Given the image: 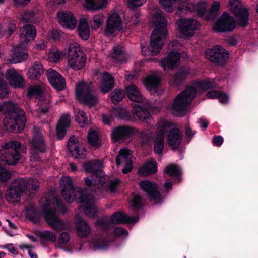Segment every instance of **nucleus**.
I'll use <instances>...</instances> for the list:
<instances>
[{
    "instance_id": "f257e3e1",
    "label": "nucleus",
    "mask_w": 258,
    "mask_h": 258,
    "mask_svg": "<svg viewBox=\"0 0 258 258\" xmlns=\"http://www.w3.org/2000/svg\"><path fill=\"white\" fill-rule=\"evenodd\" d=\"M60 187L61 195L66 202L72 203L76 198L78 199V202L82 204L80 207L87 216L92 218L96 217L97 209L92 195H87L86 192L79 188H75L71 178L68 176L61 178Z\"/></svg>"
},
{
    "instance_id": "f03ea898",
    "label": "nucleus",
    "mask_w": 258,
    "mask_h": 258,
    "mask_svg": "<svg viewBox=\"0 0 258 258\" xmlns=\"http://www.w3.org/2000/svg\"><path fill=\"white\" fill-rule=\"evenodd\" d=\"M153 24L155 28L151 37L150 48L141 46L142 53L145 56H155L159 53L167 35V20L161 13L157 12L154 14Z\"/></svg>"
},
{
    "instance_id": "7ed1b4c3",
    "label": "nucleus",
    "mask_w": 258,
    "mask_h": 258,
    "mask_svg": "<svg viewBox=\"0 0 258 258\" xmlns=\"http://www.w3.org/2000/svg\"><path fill=\"white\" fill-rule=\"evenodd\" d=\"M3 111L6 113L3 124L8 131L19 133L24 128L26 118L24 111L17 104L4 102L0 104V112Z\"/></svg>"
},
{
    "instance_id": "20e7f679",
    "label": "nucleus",
    "mask_w": 258,
    "mask_h": 258,
    "mask_svg": "<svg viewBox=\"0 0 258 258\" xmlns=\"http://www.w3.org/2000/svg\"><path fill=\"white\" fill-rule=\"evenodd\" d=\"M41 206L44 210V218L47 224L56 231H62L65 228V223L52 211H60L63 212L66 210L62 202L56 197L52 199L44 197L41 199Z\"/></svg>"
},
{
    "instance_id": "39448f33",
    "label": "nucleus",
    "mask_w": 258,
    "mask_h": 258,
    "mask_svg": "<svg viewBox=\"0 0 258 258\" xmlns=\"http://www.w3.org/2000/svg\"><path fill=\"white\" fill-rule=\"evenodd\" d=\"M84 168L88 172H93V177L94 175L98 177V183H100V194L105 191H114L117 187L119 180L115 179L106 181V177L104 176L102 170V162L94 160L86 163L84 165Z\"/></svg>"
},
{
    "instance_id": "423d86ee",
    "label": "nucleus",
    "mask_w": 258,
    "mask_h": 258,
    "mask_svg": "<svg viewBox=\"0 0 258 258\" xmlns=\"http://www.w3.org/2000/svg\"><path fill=\"white\" fill-rule=\"evenodd\" d=\"M196 94V90L194 87H187L175 98L171 108V113L176 116L185 115L187 113L188 107Z\"/></svg>"
},
{
    "instance_id": "0eeeda50",
    "label": "nucleus",
    "mask_w": 258,
    "mask_h": 258,
    "mask_svg": "<svg viewBox=\"0 0 258 258\" xmlns=\"http://www.w3.org/2000/svg\"><path fill=\"white\" fill-rule=\"evenodd\" d=\"M33 137L30 141L31 145L30 153L31 161H38L40 160L39 153L46 152L47 146L40 129L34 126L32 130Z\"/></svg>"
},
{
    "instance_id": "6e6552de",
    "label": "nucleus",
    "mask_w": 258,
    "mask_h": 258,
    "mask_svg": "<svg viewBox=\"0 0 258 258\" xmlns=\"http://www.w3.org/2000/svg\"><path fill=\"white\" fill-rule=\"evenodd\" d=\"M21 144L17 141H10L2 145L3 149L1 150L0 160L5 164L14 165L17 164L21 157L18 150Z\"/></svg>"
},
{
    "instance_id": "1a4fd4ad",
    "label": "nucleus",
    "mask_w": 258,
    "mask_h": 258,
    "mask_svg": "<svg viewBox=\"0 0 258 258\" xmlns=\"http://www.w3.org/2000/svg\"><path fill=\"white\" fill-rule=\"evenodd\" d=\"M86 57L76 42L69 43L68 49V64L74 70L82 69L85 64Z\"/></svg>"
},
{
    "instance_id": "9d476101",
    "label": "nucleus",
    "mask_w": 258,
    "mask_h": 258,
    "mask_svg": "<svg viewBox=\"0 0 258 258\" xmlns=\"http://www.w3.org/2000/svg\"><path fill=\"white\" fill-rule=\"evenodd\" d=\"M76 95L83 104L92 106L97 102V96L92 91L91 84L81 82L76 85Z\"/></svg>"
},
{
    "instance_id": "9b49d317",
    "label": "nucleus",
    "mask_w": 258,
    "mask_h": 258,
    "mask_svg": "<svg viewBox=\"0 0 258 258\" xmlns=\"http://www.w3.org/2000/svg\"><path fill=\"white\" fill-rule=\"evenodd\" d=\"M10 185L17 191H20L22 195L26 194L31 196L35 194V191L39 188V183L35 179L17 178Z\"/></svg>"
},
{
    "instance_id": "f8f14e48",
    "label": "nucleus",
    "mask_w": 258,
    "mask_h": 258,
    "mask_svg": "<svg viewBox=\"0 0 258 258\" xmlns=\"http://www.w3.org/2000/svg\"><path fill=\"white\" fill-rule=\"evenodd\" d=\"M28 95L31 96H35L39 98L38 102L39 109L37 111L39 112L40 115L44 114L48 111L50 107V96L43 94L41 87L38 86L31 87L28 90Z\"/></svg>"
},
{
    "instance_id": "ddd939ff",
    "label": "nucleus",
    "mask_w": 258,
    "mask_h": 258,
    "mask_svg": "<svg viewBox=\"0 0 258 258\" xmlns=\"http://www.w3.org/2000/svg\"><path fill=\"white\" fill-rule=\"evenodd\" d=\"M206 8V3L200 2L197 4H194L189 1H181L179 3L176 14L180 16L196 12L199 16L204 14Z\"/></svg>"
},
{
    "instance_id": "4468645a",
    "label": "nucleus",
    "mask_w": 258,
    "mask_h": 258,
    "mask_svg": "<svg viewBox=\"0 0 258 258\" xmlns=\"http://www.w3.org/2000/svg\"><path fill=\"white\" fill-rule=\"evenodd\" d=\"M228 7L236 17L238 24L244 26L248 23L249 13L243 8L239 0H229Z\"/></svg>"
},
{
    "instance_id": "2eb2a0df",
    "label": "nucleus",
    "mask_w": 258,
    "mask_h": 258,
    "mask_svg": "<svg viewBox=\"0 0 258 258\" xmlns=\"http://www.w3.org/2000/svg\"><path fill=\"white\" fill-rule=\"evenodd\" d=\"M157 136L154 141V151L155 153L161 154L164 146L165 134L170 126L167 121L161 120L158 123Z\"/></svg>"
},
{
    "instance_id": "dca6fc26",
    "label": "nucleus",
    "mask_w": 258,
    "mask_h": 258,
    "mask_svg": "<svg viewBox=\"0 0 258 258\" xmlns=\"http://www.w3.org/2000/svg\"><path fill=\"white\" fill-rule=\"evenodd\" d=\"M206 57L217 64H224L228 59L227 51L219 45L205 51Z\"/></svg>"
},
{
    "instance_id": "f3484780",
    "label": "nucleus",
    "mask_w": 258,
    "mask_h": 258,
    "mask_svg": "<svg viewBox=\"0 0 258 258\" xmlns=\"http://www.w3.org/2000/svg\"><path fill=\"white\" fill-rule=\"evenodd\" d=\"M235 25L233 18L228 13L224 12L216 22L213 29L217 32H231Z\"/></svg>"
},
{
    "instance_id": "a211bd4d",
    "label": "nucleus",
    "mask_w": 258,
    "mask_h": 258,
    "mask_svg": "<svg viewBox=\"0 0 258 258\" xmlns=\"http://www.w3.org/2000/svg\"><path fill=\"white\" fill-rule=\"evenodd\" d=\"M176 24L181 33L185 37H191L194 31L200 27V23L193 18L179 19Z\"/></svg>"
},
{
    "instance_id": "6ab92c4d",
    "label": "nucleus",
    "mask_w": 258,
    "mask_h": 258,
    "mask_svg": "<svg viewBox=\"0 0 258 258\" xmlns=\"http://www.w3.org/2000/svg\"><path fill=\"white\" fill-rule=\"evenodd\" d=\"M139 185L141 189L147 193L150 201H153L155 203L159 202L161 195L155 183L148 180H143L140 182Z\"/></svg>"
},
{
    "instance_id": "aec40b11",
    "label": "nucleus",
    "mask_w": 258,
    "mask_h": 258,
    "mask_svg": "<svg viewBox=\"0 0 258 258\" xmlns=\"http://www.w3.org/2000/svg\"><path fill=\"white\" fill-rule=\"evenodd\" d=\"M167 133V141L169 145L173 150L177 149L182 141V132L177 127H171L168 129Z\"/></svg>"
},
{
    "instance_id": "412c9836",
    "label": "nucleus",
    "mask_w": 258,
    "mask_h": 258,
    "mask_svg": "<svg viewBox=\"0 0 258 258\" xmlns=\"http://www.w3.org/2000/svg\"><path fill=\"white\" fill-rule=\"evenodd\" d=\"M47 76L51 85L57 90L64 89L66 86L64 78L57 71L49 68L47 70Z\"/></svg>"
},
{
    "instance_id": "4be33fe9",
    "label": "nucleus",
    "mask_w": 258,
    "mask_h": 258,
    "mask_svg": "<svg viewBox=\"0 0 258 258\" xmlns=\"http://www.w3.org/2000/svg\"><path fill=\"white\" fill-rule=\"evenodd\" d=\"M78 139L75 136H71L68 140V148L72 156L77 159H84L86 157V150L80 148Z\"/></svg>"
},
{
    "instance_id": "5701e85b",
    "label": "nucleus",
    "mask_w": 258,
    "mask_h": 258,
    "mask_svg": "<svg viewBox=\"0 0 258 258\" xmlns=\"http://www.w3.org/2000/svg\"><path fill=\"white\" fill-rule=\"evenodd\" d=\"M122 21L118 14L113 13L108 18L106 22L105 33L111 35L122 28Z\"/></svg>"
},
{
    "instance_id": "b1692460",
    "label": "nucleus",
    "mask_w": 258,
    "mask_h": 258,
    "mask_svg": "<svg viewBox=\"0 0 258 258\" xmlns=\"http://www.w3.org/2000/svg\"><path fill=\"white\" fill-rule=\"evenodd\" d=\"M6 78L11 86L14 88H23L24 86V78L14 69H10L7 71Z\"/></svg>"
},
{
    "instance_id": "393cba45",
    "label": "nucleus",
    "mask_w": 258,
    "mask_h": 258,
    "mask_svg": "<svg viewBox=\"0 0 258 258\" xmlns=\"http://www.w3.org/2000/svg\"><path fill=\"white\" fill-rule=\"evenodd\" d=\"M134 134L132 127L128 126H119L114 128L111 133V139L113 142L124 140Z\"/></svg>"
},
{
    "instance_id": "a878e982",
    "label": "nucleus",
    "mask_w": 258,
    "mask_h": 258,
    "mask_svg": "<svg viewBox=\"0 0 258 258\" xmlns=\"http://www.w3.org/2000/svg\"><path fill=\"white\" fill-rule=\"evenodd\" d=\"M180 60V54L177 52L172 51L165 58L161 60L160 63L164 70L166 69H172L179 64Z\"/></svg>"
},
{
    "instance_id": "bb28decb",
    "label": "nucleus",
    "mask_w": 258,
    "mask_h": 258,
    "mask_svg": "<svg viewBox=\"0 0 258 258\" xmlns=\"http://www.w3.org/2000/svg\"><path fill=\"white\" fill-rule=\"evenodd\" d=\"M57 17L59 22L63 27L71 29L75 28L77 20L71 12L68 11L58 12Z\"/></svg>"
},
{
    "instance_id": "cd10ccee",
    "label": "nucleus",
    "mask_w": 258,
    "mask_h": 258,
    "mask_svg": "<svg viewBox=\"0 0 258 258\" xmlns=\"http://www.w3.org/2000/svg\"><path fill=\"white\" fill-rule=\"evenodd\" d=\"M36 35L35 27L32 25H25L23 26L20 31V37L21 42L27 43L28 42L34 39Z\"/></svg>"
},
{
    "instance_id": "c85d7f7f",
    "label": "nucleus",
    "mask_w": 258,
    "mask_h": 258,
    "mask_svg": "<svg viewBox=\"0 0 258 258\" xmlns=\"http://www.w3.org/2000/svg\"><path fill=\"white\" fill-rule=\"evenodd\" d=\"M132 113L135 117L147 125L153 124V119L149 113L140 106H135L132 109Z\"/></svg>"
},
{
    "instance_id": "c756f323",
    "label": "nucleus",
    "mask_w": 258,
    "mask_h": 258,
    "mask_svg": "<svg viewBox=\"0 0 258 258\" xmlns=\"http://www.w3.org/2000/svg\"><path fill=\"white\" fill-rule=\"evenodd\" d=\"M70 118L68 114H64L61 116L56 126V135L59 139H62L66 134V130L70 126Z\"/></svg>"
},
{
    "instance_id": "7c9ffc66",
    "label": "nucleus",
    "mask_w": 258,
    "mask_h": 258,
    "mask_svg": "<svg viewBox=\"0 0 258 258\" xmlns=\"http://www.w3.org/2000/svg\"><path fill=\"white\" fill-rule=\"evenodd\" d=\"M138 220V217H128L125 213L121 212L114 213L111 217V221L113 224L136 223Z\"/></svg>"
},
{
    "instance_id": "2f4dec72",
    "label": "nucleus",
    "mask_w": 258,
    "mask_h": 258,
    "mask_svg": "<svg viewBox=\"0 0 258 258\" xmlns=\"http://www.w3.org/2000/svg\"><path fill=\"white\" fill-rule=\"evenodd\" d=\"M76 227L77 234L80 237H86L90 233L91 229L89 224L79 216L76 218Z\"/></svg>"
},
{
    "instance_id": "473e14b6",
    "label": "nucleus",
    "mask_w": 258,
    "mask_h": 258,
    "mask_svg": "<svg viewBox=\"0 0 258 258\" xmlns=\"http://www.w3.org/2000/svg\"><path fill=\"white\" fill-rule=\"evenodd\" d=\"M109 56L115 63H122L126 61L127 57L123 47L120 45L114 46Z\"/></svg>"
},
{
    "instance_id": "72a5a7b5",
    "label": "nucleus",
    "mask_w": 258,
    "mask_h": 258,
    "mask_svg": "<svg viewBox=\"0 0 258 258\" xmlns=\"http://www.w3.org/2000/svg\"><path fill=\"white\" fill-rule=\"evenodd\" d=\"M114 80L111 75L105 72L102 75V80L100 85V89L102 92L106 93L114 87Z\"/></svg>"
},
{
    "instance_id": "f704fd0d",
    "label": "nucleus",
    "mask_w": 258,
    "mask_h": 258,
    "mask_svg": "<svg viewBox=\"0 0 258 258\" xmlns=\"http://www.w3.org/2000/svg\"><path fill=\"white\" fill-rule=\"evenodd\" d=\"M126 91L128 98L134 102H142L143 101V97L135 85L131 84L126 87Z\"/></svg>"
},
{
    "instance_id": "c9c22d12",
    "label": "nucleus",
    "mask_w": 258,
    "mask_h": 258,
    "mask_svg": "<svg viewBox=\"0 0 258 258\" xmlns=\"http://www.w3.org/2000/svg\"><path fill=\"white\" fill-rule=\"evenodd\" d=\"M44 73V69L40 62L33 63L27 72L28 77L32 80H38Z\"/></svg>"
},
{
    "instance_id": "e433bc0d",
    "label": "nucleus",
    "mask_w": 258,
    "mask_h": 258,
    "mask_svg": "<svg viewBox=\"0 0 258 258\" xmlns=\"http://www.w3.org/2000/svg\"><path fill=\"white\" fill-rule=\"evenodd\" d=\"M107 0H86L85 7L89 11H98L104 8Z\"/></svg>"
},
{
    "instance_id": "4c0bfd02",
    "label": "nucleus",
    "mask_w": 258,
    "mask_h": 258,
    "mask_svg": "<svg viewBox=\"0 0 258 258\" xmlns=\"http://www.w3.org/2000/svg\"><path fill=\"white\" fill-rule=\"evenodd\" d=\"M5 196L8 202L15 204L20 202L22 195L20 193V191H17V190L10 185L6 190Z\"/></svg>"
},
{
    "instance_id": "58836bf2",
    "label": "nucleus",
    "mask_w": 258,
    "mask_h": 258,
    "mask_svg": "<svg viewBox=\"0 0 258 258\" xmlns=\"http://www.w3.org/2000/svg\"><path fill=\"white\" fill-rule=\"evenodd\" d=\"M84 170L86 172L91 174V179L86 177L84 179L86 185L90 187L92 190H94L97 195H99L100 194V183H99L98 182V177H97L96 175L92 176L93 172H88L85 169Z\"/></svg>"
},
{
    "instance_id": "ea45409f",
    "label": "nucleus",
    "mask_w": 258,
    "mask_h": 258,
    "mask_svg": "<svg viewBox=\"0 0 258 258\" xmlns=\"http://www.w3.org/2000/svg\"><path fill=\"white\" fill-rule=\"evenodd\" d=\"M79 36L84 40H88L90 36V28L86 18H81L78 27Z\"/></svg>"
},
{
    "instance_id": "a19ab883",
    "label": "nucleus",
    "mask_w": 258,
    "mask_h": 258,
    "mask_svg": "<svg viewBox=\"0 0 258 258\" xmlns=\"http://www.w3.org/2000/svg\"><path fill=\"white\" fill-rule=\"evenodd\" d=\"M157 171V165L154 160H151L146 163L139 171L140 174L144 176H148L155 173Z\"/></svg>"
},
{
    "instance_id": "79ce46f5",
    "label": "nucleus",
    "mask_w": 258,
    "mask_h": 258,
    "mask_svg": "<svg viewBox=\"0 0 258 258\" xmlns=\"http://www.w3.org/2000/svg\"><path fill=\"white\" fill-rule=\"evenodd\" d=\"M132 153L126 148H122L120 150L119 154L116 159L117 165L127 163L132 161Z\"/></svg>"
},
{
    "instance_id": "37998d69",
    "label": "nucleus",
    "mask_w": 258,
    "mask_h": 258,
    "mask_svg": "<svg viewBox=\"0 0 258 258\" xmlns=\"http://www.w3.org/2000/svg\"><path fill=\"white\" fill-rule=\"evenodd\" d=\"M28 58V54L26 52L20 50L18 48L14 49L13 54L9 61L12 63H17L22 62Z\"/></svg>"
},
{
    "instance_id": "c03bdc74",
    "label": "nucleus",
    "mask_w": 258,
    "mask_h": 258,
    "mask_svg": "<svg viewBox=\"0 0 258 258\" xmlns=\"http://www.w3.org/2000/svg\"><path fill=\"white\" fill-rule=\"evenodd\" d=\"M160 79L156 75H152L148 76L144 80V84L147 89L149 90L156 89L159 85Z\"/></svg>"
},
{
    "instance_id": "a18cd8bd",
    "label": "nucleus",
    "mask_w": 258,
    "mask_h": 258,
    "mask_svg": "<svg viewBox=\"0 0 258 258\" xmlns=\"http://www.w3.org/2000/svg\"><path fill=\"white\" fill-rule=\"evenodd\" d=\"M87 140L90 145L95 148L100 146V141L97 132L93 129L89 131L87 135Z\"/></svg>"
},
{
    "instance_id": "49530a36",
    "label": "nucleus",
    "mask_w": 258,
    "mask_h": 258,
    "mask_svg": "<svg viewBox=\"0 0 258 258\" xmlns=\"http://www.w3.org/2000/svg\"><path fill=\"white\" fill-rule=\"evenodd\" d=\"M75 113V120L78 122L80 126L83 127L85 125L88 124V120L86 113L78 108L74 109Z\"/></svg>"
},
{
    "instance_id": "de8ad7c7",
    "label": "nucleus",
    "mask_w": 258,
    "mask_h": 258,
    "mask_svg": "<svg viewBox=\"0 0 258 258\" xmlns=\"http://www.w3.org/2000/svg\"><path fill=\"white\" fill-rule=\"evenodd\" d=\"M164 173L171 177L177 178L181 175V171L176 164H170L166 167Z\"/></svg>"
},
{
    "instance_id": "09e8293b",
    "label": "nucleus",
    "mask_w": 258,
    "mask_h": 258,
    "mask_svg": "<svg viewBox=\"0 0 258 258\" xmlns=\"http://www.w3.org/2000/svg\"><path fill=\"white\" fill-rule=\"evenodd\" d=\"M124 96V94L123 90L116 88L111 93L110 97L112 103L117 104L122 100Z\"/></svg>"
},
{
    "instance_id": "8fccbe9b",
    "label": "nucleus",
    "mask_w": 258,
    "mask_h": 258,
    "mask_svg": "<svg viewBox=\"0 0 258 258\" xmlns=\"http://www.w3.org/2000/svg\"><path fill=\"white\" fill-rule=\"evenodd\" d=\"M104 21V16L101 13L96 14L93 16L92 21L90 22L92 29L97 30Z\"/></svg>"
},
{
    "instance_id": "3c124183",
    "label": "nucleus",
    "mask_w": 258,
    "mask_h": 258,
    "mask_svg": "<svg viewBox=\"0 0 258 258\" xmlns=\"http://www.w3.org/2000/svg\"><path fill=\"white\" fill-rule=\"evenodd\" d=\"M16 27L15 22L13 20H10L6 28L3 30V34L7 37H9L16 31Z\"/></svg>"
},
{
    "instance_id": "603ef678",
    "label": "nucleus",
    "mask_w": 258,
    "mask_h": 258,
    "mask_svg": "<svg viewBox=\"0 0 258 258\" xmlns=\"http://www.w3.org/2000/svg\"><path fill=\"white\" fill-rule=\"evenodd\" d=\"M190 74V69L189 68H182L175 76L177 81H181L185 79Z\"/></svg>"
},
{
    "instance_id": "864d4df0",
    "label": "nucleus",
    "mask_w": 258,
    "mask_h": 258,
    "mask_svg": "<svg viewBox=\"0 0 258 258\" xmlns=\"http://www.w3.org/2000/svg\"><path fill=\"white\" fill-rule=\"evenodd\" d=\"M93 244L94 250L105 249L108 246V243L101 238L94 239Z\"/></svg>"
},
{
    "instance_id": "5fc2aeb1",
    "label": "nucleus",
    "mask_w": 258,
    "mask_h": 258,
    "mask_svg": "<svg viewBox=\"0 0 258 258\" xmlns=\"http://www.w3.org/2000/svg\"><path fill=\"white\" fill-rule=\"evenodd\" d=\"M40 237L46 240L55 242L56 240V236L52 231L46 230L40 233Z\"/></svg>"
},
{
    "instance_id": "6e6d98bb",
    "label": "nucleus",
    "mask_w": 258,
    "mask_h": 258,
    "mask_svg": "<svg viewBox=\"0 0 258 258\" xmlns=\"http://www.w3.org/2000/svg\"><path fill=\"white\" fill-rule=\"evenodd\" d=\"M8 88L6 82L3 79H0V98L8 97Z\"/></svg>"
},
{
    "instance_id": "4d7b16f0",
    "label": "nucleus",
    "mask_w": 258,
    "mask_h": 258,
    "mask_svg": "<svg viewBox=\"0 0 258 258\" xmlns=\"http://www.w3.org/2000/svg\"><path fill=\"white\" fill-rule=\"evenodd\" d=\"M132 206L139 209L142 206V199L141 196L138 194L133 195V198L131 200Z\"/></svg>"
},
{
    "instance_id": "13d9d810",
    "label": "nucleus",
    "mask_w": 258,
    "mask_h": 258,
    "mask_svg": "<svg viewBox=\"0 0 258 258\" xmlns=\"http://www.w3.org/2000/svg\"><path fill=\"white\" fill-rule=\"evenodd\" d=\"M199 86L201 89L204 90H207L215 88L216 84L213 81H204L199 83Z\"/></svg>"
},
{
    "instance_id": "bf43d9fd",
    "label": "nucleus",
    "mask_w": 258,
    "mask_h": 258,
    "mask_svg": "<svg viewBox=\"0 0 258 258\" xmlns=\"http://www.w3.org/2000/svg\"><path fill=\"white\" fill-rule=\"evenodd\" d=\"M96 226L104 229H108L110 228V222L107 219L100 218L95 222Z\"/></svg>"
},
{
    "instance_id": "052dcab7",
    "label": "nucleus",
    "mask_w": 258,
    "mask_h": 258,
    "mask_svg": "<svg viewBox=\"0 0 258 258\" xmlns=\"http://www.w3.org/2000/svg\"><path fill=\"white\" fill-rule=\"evenodd\" d=\"M159 3L166 12L171 13L173 11L171 0H159Z\"/></svg>"
},
{
    "instance_id": "680f3d73",
    "label": "nucleus",
    "mask_w": 258,
    "mask_h": 258,
    "mask_svg": "<svg viewBox=\"0 0 258 258\" xmlns=\"http://www.w3.org/2000/svg\"><path fill=\"white\" fill-rule=\"evenodd\" d=\"M146 0H127L128 7L133 9L142 6Z\"/></svg>"
},
{
    "instance_id": "e2e57ef3",
    "label": "nucleus",
    "mask_w": 258,
    "mask_h": 258,
    "mask_svg": "<svg viewBox=\"0 0 258 258\" xmlns=\"http://www.w3.org/2000/svg\"><path fill=\"white\" fill-rule=\"evenodd\" d=\"M22 18L24 22H33L35 20V13L32 11L25 12Z\"/></svg>"
},
{
    "instance_id": "0e129e2a",
    "label": "nucleus",
    "mask_w": 258,
    "mask_h": 258,
    "mask_svg": "<svg viewBox=\"0 0 258 258\" xmlns=\"http://www.w3.org/2000/svg\"><path fill=\"white\" fill-rule=\"evenodd\" d=\"M60 57V53L57 50L50 51L48 54V59L49 61L54 63L57 62L59 61Z\"/></svg>"
},
{
    "instance_id": "69168bd1",
    "label": "nucleus",
    "mask_w": 258,
    "mask_h": 258,
    "mask_svg": "<svg viewBox=\"0 0 258 258\" xmlns=\"http://www.w3.org/2000/svg\"><path fill=\"white\" fill-rule=\"evenodd\" d=\"M11 177V174L5 169L2 167L0 172V180L2 182H6L9 180Z\"/></svg>"
},
{
    "instance_id": "338daca9",
    "label": "nucleus",
    "mask_w": 258,
    "mask_h": 258,
    "mask_svg": "<svg viewBox=\"0 0 258 258\" xmlns=\"http://www.w3.org/2000/svg\"><path fill=\"white\" fill-rule=\"evenodd\" d=\"M220 8V3L218 1H215L212 4L210 11V14L211 16H215Z\"/></svg>"
},
{
    "instance_id": "774afa93",
    "label": "nucleus",
    "mask_w": 258,
    "mask_h": 258,
    "mask_svg": "<svg viewBox=\"0 0 258 258\" xmlns=\"http://www.w3.org/2000/svg\"><path fill=\"white\" fill-rule=\"evenodd\" d=\"M238 40L235 36H231L225 39V42L230 46H235L237 44Z\"/></svg>"
}]
</instances>
